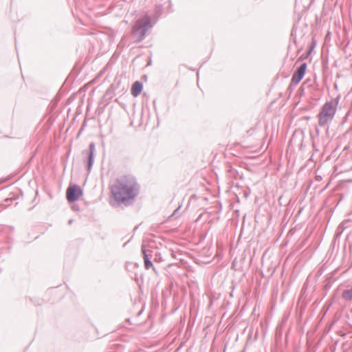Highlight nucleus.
<instances>
[{
	"instance_id": "4",
	"label": "nucleus",
	"mask_w": 352,
	"mask_h": 352,
	"mask_svg": "<svg viewBox=\"0 0 352 352\" xmlns=\"http://www.w3.org/2000/svg\"><path fill=\"white\" fill-rule=\"evenodd\" d=\"M82 195L81 188L77 185H71L66 191V197L69 202L78 200Z\"/></svg>"
},
{
	"instance_id": "8",
	"label": "nucleus",
	"mask_w": 352,
	"mask_h": 352,
	"mask_svg": "<svg viewBox=\"0 0 352 352\" xmlns=\"http://www.w3.org/2000/svg\"><path fill=\"white\" fill-rule=\"evenodd\" d=\"M342 296L345 299L351 300L352 299V288L349 290L344 291L342 294Z\"/></svg>"
},
{
	"instance_id": "9",
	"label": "nucleus",
	"mask_w": 352,
	"mask_h": 352,
	"mask_svg": "<svg viewBox=\"0 0 352 352\" xmlns=\"http://www.w3.org/2000/svg\"><path fill=\"white\" fill-rule=\"evenodd\" d=\"M93 160V151L91 150L89 154V166H91Z\"/></svg>"
},
{
	"instance_id": "7",
	"label": "nucleus",
	"mask_w": 352,
	"mask_h": 352,
	"mask_svg": "<svg viewBox=\"0 0 352 352\" xmlns=\"http://www.w3.org/2000/svg\"><path fill=\"white\" fill-rule=\"evenodd\" d=\"M142 252L144 254V261L145 268L146 270H148L153 265V264H152L151 261L148 259V256L146 254L145 251L143 250Z\"/></svg>"
},
{
	"instance_id": "6",
	"label": "nucleus",
	"mask_w": 352,
	"mask_h": 352,
	"mask_svg": "<svg viewBox=\"0 0 352 352\" xmlns=\"http://www.w3.org/2000/svg\"><path fill=\"white\" fill-rule=\"evenodd\" d=\"M143 85L139 81H135L131 87V92L133 96L137 97L142 91Z\"/></svg>"
},
{
	"instance_id": "2",
	"label": "nucleus",
	"mask_w": 352,
	"mask_h": 352,
	"mask_svg": "<svg viewBox=\"0 0 352 352\" xmlns=\"http://www.w3.org/2000/svg\"><path fill=\"white\" fill-rule=\"evenodd\" d=\"M337 109V102L333 101L326 102L318 116V123L320 126H324L330 122L336 113Z\"/></svg>"
},
{
	"instance_id": "1",
	"label": "nucleus",
	"mask_w": 352,
	"mask_h": 352,
	"mask_svg": "<svg viewBox=\"0 0 352 352\" xmlns=\"http://www.w3.org/2000/svg\"><path fill=\"white\" fill-rule=\"evenodd\" d=\"M109 189L112 201L127 204L138 195L140 186L133 175L124 174L114 179L109 184Z\"/></svg>"
},
{
	"instance_id": "3",
	"label": "nucleus",
	"mask_w": 352,
	"mask_h": 352,
	"mask_svg": "<svg viewBox=\"0 0 352 352\" xmlns=\"http://www.w3.org/2000/svg\"><path fill=\"white\" fill-rule=\"evenodd\" d=\"M150 23V19L147 16L138 20L133 27L132 34L136 41H141L146 32V27Z\"/></svg>"
},
{
	"instance_id": "5",
	"label": "nucleus",
	"mask_w": 352,
	"mask_h": 352,
	"mask_svg": "<svg viewBox=\"0 0 352 352\" xmlns=\"http://www.w3.org/2000/svg\"><path fill=\"white\" fill-rule=\"evenodd\" d=\"M307 69V64H302L299 68L294 72L292 78V84L297 85L303 78Z\"/></svg>"
}]
</instances>
